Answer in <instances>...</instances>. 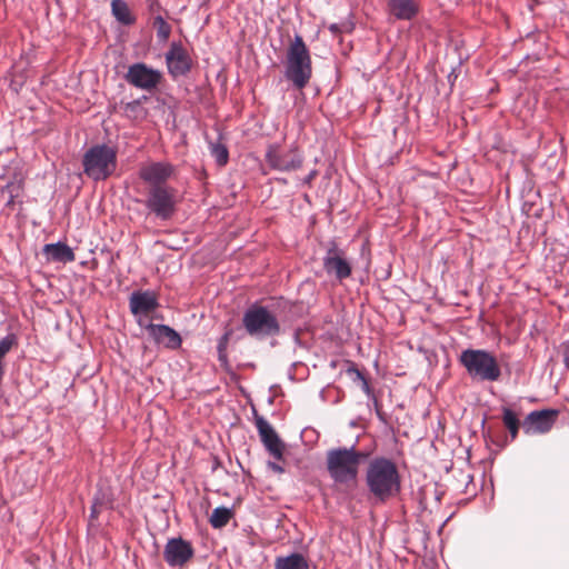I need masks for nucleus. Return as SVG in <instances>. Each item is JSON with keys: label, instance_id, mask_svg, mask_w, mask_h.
Instances as JSON below:
<instances>
[{"label": "nucleus", "instance_id": "obj_33", "mask_svg": "<svg viewBox=\"0 0 569 569\" xmlns=\"http://www.w3.org/2000/svg\"><path fill=\"white\" fill-rule=\"evenodd\" d=\"M268 467L277 473L283 472V468L280 465H278L277 462H268Z\"/></svg>", "mask_w": 569, "mask_h": 569}, {"label": "nucleus", "instance_id": "obj_9", "mask_svg": "<svg viewBox=\"0 0 569 569\" xmlns=\"http://www.w3.org/2000/svg\"><path fill=\"white\" fill-rule=\"evenodd\" d=\"M164 59L168 73L173 79L188 74L192 69V58L181 42H171Z\"/></svg>", "mask_w": 569, "mask_h": 569}, {"label": "nucleus", "instance_id": "obj_36", "mask_svg": "<svg viewBox=\"0 0 569 569\" xmlns=\"http://www.w3.org/2000/svg\"><path fill=\"white\" fill-rule=\"evenodd\" d=\"M565 365L569 367V347H567L565 352Z\"/></svg>", "mask_w": 569, "mask_h": 569}, {"label": "nucleus", "instance_id": "obj_34", "mask_svg": "<svg viewBox=\"0 0 569 569\" xmlns=\"http://www.w3.org/2000/svg\"><path fill=\"white\" fill-rule=\"evenodd\" d=\"M349 372H352L357 376V378L361 379L363 385L367 387V381L365 379V377L362 376V373L358 370V369H350Z\"/></svg>", "mask_w": 569, "mask_h": 569}, {"label": "nucleus", "instance_id": "obj_19", "mask_svg": "<svg viewBox=\"0 0 569 569\" xmlns=\"http://www.w3.org/2000/svg\"><path fill=\"white\" fill-rule=\"evenodd\" d=\"M43 253L48 260L57 262H72L76 259L74 252L66 243H49L43 247Z\"/></svg>", "mask_w": 569, "mask_h": 569}, {"label": "nucleus", "instance_id": "obj_8", "mask_svg": "<svg viewBox=\"0 0 569 569\" xmlns=\"http://www.w3.org/2000/svg\"><path fill=\"white\" fill-rule=\"evenodd\" d=\"M162 78V73L159 70L153 69L143 62L131 64L124 74L127 82L146 91H152L157 89V87L161 83Z\"/></svg>", "mask_w": 569, "mask_h": 569}, {"label": "nucleus", "instance_id": "obj_16", "mask_svg": "<svg viewBox=\"0 0 569 569\" xmlns=\"http://www.w3.org/2000/svg\"><path fill=\"white\" fill-rule=\"evenodd\" d=\"M130 311L133 315H148L159 307L158 295L154 291H134L129 298Z\"/></svg>", "mask_w": 569, "mask_h": 569}, {"label": "nucleus", "instance_id": "obj_6", "mask_svg": "<svg viewBox=\"0 0 569 569\" xmlns=\"http://www.w3.org/2000/svg\"><path fill=\"white\" fill-rule=\"evenodd\" d=\"M242 325L248 335L256 338L274 337L281 331L277 317L266 307L257 303L246 310Z\"/></svg>", "mask_w": 569, "mask_h": 569}, {"label": "nucleus", "instance_id": "obj_25", "mask_svg": "<svg viewBox=\"0 0 569 569\" xmlns=\"http://www.w3.org/2000/svg\"><path fill=\"white\" fill-rule=\"evenodd\" d=\"M153 28L157 31V37L161 41H167L171 34V26L162 18L161 14L153 17Z\"/></svg>", "mask_w": 569, "mask_h": 569}, {"label": "nucleus", "instance_id": "obj_7", "mask_svg": "<svg viewBox=\"0 0 569 569\" xmlns=\"http://www.w3.org/2000/svg\"><path fill=\"white\" fill-rule=\"evenodd\" d=\"M144 204L157 218L169 220L176 212L177 190L172 187L149 188Z\"/></svg>", "mask_w": 569, "mask_h": 569}, {"label": "nucleus", "instance_id": "obj_28", "mask_svg": "<svg viewBox=\"0 0 569 569\" xmlns=\"http://www.w3.org/2000/svg\"><path fill=\"white\" fill-rule=\"evenodd\" d=\"M329 30L332 34L337 36L341 32L350 31L351 28H349V26L347 23H343V24L332 23L329 26Z\"/></svg>", "mask_w": 569, "mask_h": 569}, {"label": "nucleus", "instance_id": "obj_29", "mask_svg": "<svg viewBox=\"0 0 569 569\" xmlns=\"http://www.w3.org/2000/svg\"><path fill=\"white\" fill-rule=\"evenodd\" d=\"M148 9L149 12L154 17L160 14L162 10L161 4L158 0H148Z\"/></svg>", "mask_w": 569, "mask_h": 569}, {"label": "nucleus", "instance_id": "obj_23", "mask_svg": "<svg viewBox=\"0 0 569 569\" xmlns=\"http://www.w3.org/2000/svg\"><path fill=\"white\" fill-rule=\"evenodd\" d=\"M233 517V511L228 507H217L213 509L209 522L214 529H221L226 527L231 518Z\"/></svg>", "mask_w": 569, "mask_h": 569}, {"label": "nucleus", "instance_id": "obj_22", "mask_svg": "<svg viewBox=\"0 0 569 569\" xmlns=\"http://www.w3.org/2000/svg\"><path fill=\"white\" fill-rule=\"evenodd\" d=\"M111 12L113 17L124 26H130L136 21L134 16L131 13L124 0H111Z\"/></svg>", "mask_w": 569, "mask_h": 569}, {"label": "nucleus", "instance_id": "obj_13", "mask_svg": "<svg viewBox=\"0 0 569 569\" xmlns=\"http://www.w3.org/2000/svg\"><path fill=\"white\" fill-rule=\"evenodd\" d=\"M174 172V168L169 162H150L139 169V177L150 187H169L167 181Z\"/></svg>", "mask_w": 569, "mask_h": 569}, {"label": "nucleus", "instance_id": "obj_12", "mask_svg": "<svg viewBox=\"0 0 569 569\" xmlns=\"http://www.w3.org/2000/svg\"><path fill=\"white\" fill-rule=\"evenodd\" d=\"M254 425L259 437L268 452L276 459L282 460L286 446L272 426L261 416H256Z\"/></svg>", "mask_w": 569, "mask_h": 569}, {"label": "nucleus", "instance_id": "obj_30", "mask_svg": "<svg viewBox=\"0 0 569 569\" xmlns=\"http://www.w3.org/2000/svg\"><path fill=\"white\" fill-rule=\"evenodd\" d=\"M230 332H226L218 342V351H227V346L229 342Z\"/></svg>", "mask_w": 569, "mask_h": 569}, {"label": "nucleus", "instance_id": "obj_18", "mask_svg": "<svg viewBox=\"0 0 569 569\" xmlns=\"http://www.w3.org/2000/svg\"><path fill=\"white\" fill-rule=\"evenodd\" d=\"M146 329L157 343L170 349H177L181 346V337L169 326L149 323Z\"/></svg>", "mask_w": 569, "mask_h": 569}, {"label": "nucleus", "instance_id": "obj_2", "mask_svg": "<svg viewBox=\"0 0 569 569\" xmlns=\"http://www.w3.org/2000/svg\"><path fill=\"white\" fill-rule=\"evenodd\" d=\"M367 453L351 448H336L327 452V470L330 478L339 485L350 487L356 485L360 463Z\"/></svg>", "mask_w": 569, "mask_h": 569}, {"label": "nucleus", "instance_id": "obj_4", "mask_svg": "<svg viewBox=\"0 0 569 569\" xmlns=\"http://www.w3.org/2000/svg\"><path fill=\"white\" fill-rule=\"evenodd\" d=\"M460 363L468 375L481 381H498L501 369L496 357L483 349H466L460 353Z\"/></svg>", "mask_w": 569, "mask_h": 569}, {"label": "nucleus", "instance_id": "obj_31", "mask_svg": "<svg viewBox=\"0 0 569 569\" xmlns=\"http://www.w3.org/2000/svg\"><path fill=\"white\" fill-rule=\"evenodd\" d=\"M100 507H101V503L98 501H94V503L91 507V515H90L91 519H96L98 517V515L100 512Z\"/></svg>", "mask_w": 569, "mask_h": 569}, {"label": "nucleus", "instance_id": "obj_27", "mask_svg": "<svg viewBox=\"0 0 569 569\" xmlns=\"http://www.w3.org/2000/svg\"><path fill=\"white\" fill-rule=\"evenodd\" d=\"M20 190H21L20 183H9L6 186L4 189H2V191H1L2 194L8 193L7 206L13 204L14 198L19 197Z\"/></svg>", "mask_w": 569, "mask_h": 569}, {"label": "nucleus", "instance_id": "obj_21", "mask_svg": "<svg viewBox=\"0 0 569 569\" xmlns=\"http://www.w3.org/2000/svg\"><path fill=\"white\" fill-rule=\"evenodd\" d=\"M274 569H309V565L301 553L295 552L287 557H278Z\"/></svg>", "mask_w": 569, "mask_h": 569}, {"label": "nucleus", "instance_id": "obj_1", "mask_svg": "<svg viewBox=\"0 0 569 569\" xmlns=\"http://www.w3.org/2000/svg\"><path fill=\"white\" fill-rule=\"evenodd\" d=\"M366 485L380 502L396 497L401 490V478L396 463L383 457L372 459L366 470Z\"/></svg>", "mask_w": 569, "mask_h": 569}, {"label": "nucleus", "instance_id": "obj_15", "mask_svg": "<svg viewBox=\"0 0 569 569\" xmlns=\"http://www.w3.org/2000/svg\"><path fill=\"white\" fill-rule=\"evenodd\" d=\"M558 416L557 410H537L530 412L525 419L522 427L526 433L539 432L545 433L548 432Z\"/></svg>", "mask_w": 569, "mask_h": 569}, {"label": "nucleus", "instance_id": "obj_24", "mask_svg": "<svg viewBox=\"0 0 569 569\" xmlns=\"http://www.w3.org/2000/svg\"><path fill=\"white\" fill-rule=\"evenodd\" d=\"M502 413L503 425L509 430L511 440H515L519 432L520 421L510 408H503Z\"/></svg>", "mask_w": 569, "mask_h": 569}, {"label": "nucleus", "instance_id": "obj_5", "mask_svg": "<svg viewBox=\"0 0 569 569\" xmlns=\"http://www.w3.org/2000/svg\"><path fill=\"white\" fill-rule=\"evenodd\" d=\"M82 164L89 178L106 180L116 170L117 152L106 144L94 146L84 153Z\"/></svg>", "mask_w": 569, "mask_h": 569}, {"label": "nucleus", "instance_id": "obj_3", "mask_svg": "<svg viewBox=\"0 0 569 569\" xmlns=\"http://www.w3.org/2000/svg\"><path fill=\"white\" fill-rule=\"evenodd\" d=\"M284 77L298 90L303 89L312 77L310 51L300 34L290 40L284 63Z\"/></svg>", "mask_w": 569, "mask_h": 569}, {"label": "nucleus", "instance_id": "obj_35", "mask_svg": "<svg viewBox=\"0 0 569 569\" xmlns=\"http://www.w3.org/2000/svg\"><path fill=\"white\" fill-rule=\"evenodd\" d=\"M316 174H317L316 171L310 172L309 176L306 178V182L310 183L311 180L316 177Z\"/></svg>", "mask_w": 569, "mask_h": 569}, {"label": "nucleus", "instance_id": "obj_32", "mask_svg": "<svg viewBox=\"0 0 569 569\" xmlns=\"http://www.w3.org/2000/svg\"><path fill=\"white\" fill-rule=\"evenodd\" d=\"M218 359L222 366L228 365L227 351H218Z\"/></svg>", "mask_w": 569, "mask_h": 569}, {"label": "nucleus", "instance_id": "obj_20", "mask_svg": "<svg viewBox=\"0 0 569 569\" xmlns=\"http://www.w3.org/2000/svg\"><path fill=\"white\" fill-rule=\"evenodd\" d=\"M148 101V97L142 96L130 102H121L120 108L122 114L132 121H143L148 116V110L143 107V102Z\"/></svg>", "mask_w": 569, "mask_h": 569}, {"label": "nucleus", "instance_id": "obj_10", "mask_svg": "<svg viewBox=\"0 0 569 569\" xmlns=\"http://www.w3.org/2000/svg\"><path fill=\"white\" fill-rule=\"evenodd\" d=\"M266 161L274 170L293 171L301 168L303 158L297 148L282 151L280 146L270 144L266 153Z\"/></svg>", "mask_w": 569, "mask_h": 569}, {"label": "nucleus", "instance_id": "obj_14", "mask_svg": "<svg viewBox=\"0 0 569 569\" xmlns=\"http://www.w3.org/2000/svg\"><path fill=\"white\" fill-rule=\"evenodd\" d=\"M323 269L328 274H333L339 281L351 276L352 268L345 257V252L332 243L323 257Z\"/></svg>", "mask_w": 569, "mask_h": 569}, {"label": "nucleus", "instance_id": "obj_11", "mask_svg": "<svg viewBox=\"0 0 569 569\" xmlns=\"http://www.w3.org/2000/svg\"><path fill=\"white\" fill-rule=\"evenodd\" d=\"M193 555L192 545L181 537L169 539L163 550V559L170 567H183Z\"/></svg>", "mask_w": 569, "mask_h": 569}, {"label": "nucleus", "instance_id": "obj_26", "mask_svg": "<svg viewBox=\"0 0 569 569\" xmlns=\"http://www.w3.org/2000/svg\"><path fill=\"white\" fill-rule=\"evenodd\" d=\"M211 154L214 157L219 166H226L229 159V152L226 146L220 143H213L210 147Z\"/></svg>", "mask_w": 569, "mask_h": 569}, {"label": "nucleus", "instance_id": "obj_17", "mask_svg": "<svg viewBox=\"0 0 569 569\" xmlns=\"http://www.w3.org/2000/svg\"><path fill=\"white\" fill-rule=\"evenodd\" d=\"M387 13L397 19L410 21L420 10L418 0H386Z\"/></svg>", "mask_w": 569, "mask_h": 569}]
</instances>
